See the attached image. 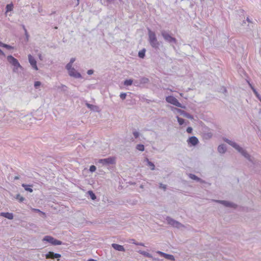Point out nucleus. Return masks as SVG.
<instances>
[{
  "label": "nucleus",
  "mask_w": 261,
  "mask_h": 261,
  "mask_svg": "<svg viewBox=\"0 0 261 261\" xmlns=\"http://www.w3.org/2000/svg\"><path fill=\"white\" fill-rule=\"evenodd\" d=\"M223 140L224 142L228 143L229 145H230L234 149H236L239 153H240L242 154V155H243L247 160H248V161H249L253 164H255V161L254 160V158L253 157H252L245 149L240 147L236 142H233L226 138H224Z\"/></svg>",
  "instance_id": "1"
},
{
  "label": "nucleus",
  "mask_w": 261,
  "mask_h": 261,
  "mask_svg": "<svg viewBox=\"0 0 261 261\" xmlns=\"http://www.w3.org/2000/svg\"><path fill=\"white\" fill-rule=\"evenodd\" d=\"M148 33L150 45L155 49H159L160 44L157 39L155 33L149 29H148Z\"/></svg>",
  "instance_id": "2"
},
{
  "label": "nucleus",
  "mask_w": 261,
  "mask_h": 261,
  "mask_svg": "<svg viewBox=\"0 0 261 261\" xmlns=\"http://www.w3.org/2000/svg\"><path fill=\"white\" fill-rule=\"evenodd\" d=\"M161 34L164 40L170 44L171 46H174V44H177V39L175 38L172 37L169 31L163 30L161 31Z\"/></svg>",
  "instance_id": "3"
},
{
  "label": "nucleus",
  "mask_w": 261,
  "mask_h": 261,
  "mask_svg": "<svg viewBox=\"0 0 261 261\" xmlns=\"http://www.w3.org/2000/svg\"><path fill=\"white\" fill-rule=\"evenodd\" d=\"M7 60L8 62L14 66L13 70V72H16L18 68H22L18 62V60L16 58H14L12 56H8L7 57Z\"/></svg>",
  "instance_id": "4"
},
{
  "label": "nucleus",
  "mask_w": 261,
  "mask_h": 261,
  "mask_svg": "<svg viewBox=\"0 0 261 261\" xmlns=\"http://www.w3.org/2000/svg\"><path fill=\"white\" fill-rule=\"evenodd\" d=\"M166 100L168 103H170L176 107H177L178 108H181L183 109H185L186 107L185 106H182L179 101L174 96H168L166 97Z\"/></svg>",
  "instance_id": "5"
},
{
  "label": "nucleus",
  "mask_w": 261,
  "mask_h": 261,
  "mask_svg": "<svg viewBox=\"0 0 261 261\" xmlns=\"http://www.w3.org/2000/svg\"><path fill=\"white\" fill-rule=\"evenodd\" d=\"M166 220L169 225L172 226L173 227L180 228L181 227H184V225L181 223L173 219L169 216L166 217Z\"/></svg>",
  "instance_id": "6"
},
{
  "label": "nucleus",
  "mask_w": 261,
  "mask_h": 261,
  "mask_svg": "<svg viewBox=\"0 0 261 261\" xmlns=\"http://www.w3.org/2000/svg\"><path fill=\"white\" fill-rule=\"evenodd\" d=\"M98 163L102 164L103 165L115 164L116 163V158L114 156H111L106 159H99Z\"/></svg>",
  "instance_id": "7"
},
{
  "label": "nucleus",
  "mask_w": 261,
  "mask_h": 261,
  "mask_svg": "<svg viewBox=\"0 0 261 261\" xmlns=\"http://www.w3.org/2000/svg\"><path fill=\"white\" fill-rule=\"evenodd\" d=\"M215 201L217 203H221V204H223V205H224L225 206L228 207H232L234 208H236L238 206L237 204H236L233 202H229V201H226V200H215Z\"/></svg>",
  "instance_id": "8"
},
{
  "label": "nucleus",
  "mask_w": 261,
  "mask_h": 261,
  "mask_svg": "<svg viewBox=\"0 0 261 261\" xmlns=\"http://www.w3.org/2000/svg\"><path fill=\"white\" fill-rule=\"evenodd\" d=\"M61 257V255L59 253H54L53 251H49L46 255L45 257L47 259L59 258Z\"/></svg>",
  "instance_id": "9"
},
{
  "label": "nucleus",
  "mask_w": 261,
  "mask_h": 261,
  "mask_svg": "<svg viewBox=\"0 0 261 261\" xmlns=\"http://www.w3.org/2000/svg\"><path fill=\"white\" fill-rule=\"evenodd\" d=\"M29 61L32 67L36 70L38 69L37 66V62L35 58L31 55H28Z\"/></svg>",
  "instance_id": "10"
},
{
  "label": "nucleus",
  "mask_w": 261,
  "mask_h": 261,
  "mask_svg": "<svg viewBox=\"0 0 261 261\" xmlns=\"http://www.w3.org/2000/svg\"><path fill=\"white\" fill-rule=\"evenodd\" d=\"M68 74L70 76H72L76 79L82 78V77L81 74L76 71L74 68L68 71Z\"/></svg>",
  "instance_id": "11"
},
{
  "label": "nucleus",
  "mask_w": 261,
  "mask_h": 261,
  "mask_svg": "<svg viewBox=\"0 0 261 261\" xmlns=\"http://www.w3.org/2000/svg\"><path fill=\"white\" fill-rule=\"evenodd\" d=\"M174 109L180 115H182L184 117H185L190 119H193V116L190 114L186 112V111L177 108H174Z\"/></svg>",
  "instance_id": "12"
},
{
  "label": "nucleus",
  "mask_w": 261,
  "mask_h": 261,
  "mask_svg": "<svg viewBox=\"0 0 261 261\" xmlns=\"http://www.w3.org/2000/svg\"><path fill=\"white\" fill-rule=\"evenodd\" d=\"M157 253L159 254V255H160L161 256L165 257L166 259L171 260H175L174 256L172 254H167L166 253H164V252L160 251H158L157 252Z\"/></svg>",
  "instance_id": "13"
},
{
  "label": "nucleus",
  "mask_w": 261,
  "mask_h": 261,
  "mask_svg": "<svg viewBox=\"0 0 261 261\" xmlns=\"http://www.w3.org/2000/svg\"><path fill=\"white\" fill-rule=\"evenodd\" d=\"M188 144H191L192 146H195L199 143L198 139L195 136H192L190 137L187 140Z\"/></svg>",
  "instance_id": "14"
},
{
  "label": "nucleus",
  "mask_w": 261,
  "mask_h": 261,
  "mask_svg": "<svg viewBox=\"0 0 261 261\" xmlns=\"http://www.w3.org/2000/svg\"><path fill=\"white\" fill-rule=\"evenodd\" d=\"M112 247L116 250H118L119 251L124 252L125 250V248H124V247L123 246L117 244H115V243L112 244Z\"/></svg>",
  "instance_id": "15"
},
{
  "label": "nucleus",
  "mask_w": 261,
  "mask_h": 261,
  "mask_svg": "<svg viewBox=\"0 0 261 261\" xmlns=\"http://www.w3.org/2000/svg\"><path fill=\"white\" fill-rule=\"evenodd\" d=\"M0 216H3L5 218H6L9 220H12L13 219L14 216L13 213H9V212H2L1 213Z\"/></svg>",
  "instance_id": "16"
},
{
  "label": "nucleus",
  "mask_w": 261,
  "mask_h": 261,
  "mask_svg": "<svg viewBox=\"0 0 261 261\" xmlns=\"http://www.w3.org/2000/svg\"><path fill=\"white\" fill-rule=\"evenodd\" d=\"M189 177L191 179H192L196 180L197 181H199V182H200L201 183L204 182V181L202 179H201L200 178L198 177V176H197L195 174H192V173H190L189 174Z\"/></svg>",
  "instance_id": "17"
},
{
  "label": "nucleus",
  "mask_w": 261,
  "mask_h": 261,
  "mask_svg": "<svg viewBox=\"0 0 261 261\" xmlns=\"http://www.w3.org/2000/svg\"><path fill=\"white\" fill-rule=\"evenodd\" d=\"M218 151L220 153H224L226 151V147L224 144H221L218 147Z\"/></svg>",
  "instance_id": "18"
},
{
  "label": "nucleus",
  "mask_w": 261,
  "mask_h": 261,
  "mask_svg": "<svg viewBox=\"0 0 261 261\" xmlns=\"http://www.w3.org/2000/svg\"><path fill=\"white\" fill-rule=\"evenodd\" d=\"M54 239V238L51 236H46L43 238L42 241H46V242H48V243H50L51 244H52L53 243Z\"/></svg>",
  "instance_id": "19"
},
{
  "label": "nucleus",
  "mask_w": 261,
  "mask_h": 261,
  "mask_svg": "<svg viewBox=\"0 0 261 261\" xmlns=\"http://www.w3.org/2000/svg\"><path fill=\"white\" fill-rule=\"evenodd\" d=\"M86 106L90 109L91 110L94 111H97L98 109V107L96 106H94L91 104H90L89 103H86Z\"/></svg>",
  "instance_id": "20"
},
{
  "label": "nucleus",
  "mask_w": 261,
  "mask_h": 261,
  "mask_svg": "<svg viewBox=\"0 0 261 261\" xmlns=\"http://www.w3.org/2000/svg\"><path fill=\"white\" fill-rule=\"evenodd\" d=\"M21 186L22 187L24 188V189H25V191H28L31 193L33 192V189L30 188L31 187H32V185H26L24 184H22Z\"/></svg>",
  "instance_id": "21"
},
{
  "label": "nucleus",
  "mask_w": 261,
  "mask_h": 261,
  "mask_svg": "<svg viewBox=\"0 0 261 261\" xmlns=\"http://www.w3.org/2000/svg\"><path fill=\"white\" fill-rule=\"evenodd\" d=\"M145 160L147 162V165L150 167V169L151 170H154L155 169V165L154 164L150 161L147 158H146Z\"/></svg>",
  "instance_id": "22"
},
{
  "label": "nucleus",
  "mask_w": 261,
  "mask_h": 261,
  "mask_svg": "<svg viewBox=\"0 0 261 261\" xmlns=\"http://www.w3.org/2000/svg\"><path fill=\"white\" fill-rule=\"evenodd\" d=\"M146 49L145 48H143L142 50H140L138 53V56L139 58L143 59L145 56Z\"/></svg>",
  "instance_id": "23"
},
{
  "label": "nucleus",
  "mask_w": 261,
  "mask_h": 261,
  "mask_svg": "<svg viewBox=\"0 0 261 261\" xmlns=\"http://www.w3.org/2000/svg\"><path fill=\"white\" fill-rule=\"evenodd\" d=\"M139 252L140 254H141L143 255L144 256H145V257H147L148 258H152V255L150 253H149L148 252H146L145 251L140 250L139 251Z\"/></svg>",
  "instance_id": "24"
},
{
  "label": "nucleus",
  "mask_w": 261,
  "mask_h": 261,
  "mask_svg": "<svg viewBox=\"0 0 261 261\" xmlns=\"http://www.w3.org/2000/svg\"><path fill=\"white\" fill-rule=\"evenodd\" d=\"M15 198L19 202H22L25 200V198L21 196L19 194H17L15 197Z\"/></svg>",
  "instance_id": "25"
},
{
  "label": "nucleus",
  "mask_w": 261,
  "mask_h": 261,
  "mask_svg": "<svg viewBox=\"0 0 261 261\" xmlns=\"http://www.w3.org/2000/svg\"><path fill=\"white\" fill-rule=\"evenodd\" d=\"M141 85L147 84L149 82V80L148 78L145 77H142L140 79Z\"/></svg>",
  "instance_id": "26"
},
{
  "label": "nucleus",
  "mask_w": 261,
  "mask_h": 261,
  "mask_svg": "<svg viewBox=\"0 0 261 261\" xmlns=\"http://www.w3.org/2000/svg\"><path fill=\"white\" fill-rule=\"evenodd\" d=\"M57 89L61 90L62 91L65 92L67 90V87L64 85L61 84L57 87Z\"/></svg>",
  "instance_id": "27"
},
{
  "label": "nucleus",
  "mask_w": 261,
  "mask_h": 261,
  "mask_svg": "<svg viewBox=\"0 0 261 261\" xmlns=\"http://www.w3.org/2000/svg\"><path fill=\"white\" fill-rule=\"evenodd\" d=\"M133 80L132 79L126 80L124 82V85L126 86H130L133 84Z\"/></svg>",
  "instance_id": "28"
},
{
  "label": "nucleus",
  "mask_w": 261,
  "mask_h": 261,
  "mask_svg": "<svg viewBox=\"0 0 261 261\" xmlns=\"http://www.w3.org/2000/svg\"><path fill=\"white\" fill-rule=\"evenodd\" d=\"M63 244V242L60 240H57L54 238L52 245H60Z\"/></svg>",
  "instance_id": "29"
},
{
  "label": "nucleus",
  "mask_w": 261,
  "mask_h": 261,
  "mask_svg": "<svg viewBox=\"0 0 261 261\" xmlns=\"http://www.w3.org/2000/svg\"><path fill=\"white\" fill-rule=\"evenodd\" d=\"M136 149L139 151H143L144 150V146L143 144H138L136 146Z\"/></svg>",
  "instance_id": "30"
},
{
  "label": "nucleus",
  "mask_w": 261,
  "mask_h": 261,
  "mask_svg": "<svg viewBox=\"0 0 261 261\" xmlns=\"http://www.w3.org/2000/svg\"><path fill=\"white\" fill-rule=\"evenodd\" d=\"M176 118L179 125H181L185 123V120L179 116H177Z\"/></svg>",
  "instance_id": "31"
},
{
  "label": "nucleus",
  "mask_w": 261,
  "mask_h": 261,
  "mask_svg": "<svg viewBox=\"0 0 261 261\" xmlns=\"http://www.w3.org/2000/svg\"><path fill=\"white\" fill-rule=\"evenodd\" d=\"M88 194L92 200L96 199V196L95 194L92 191H89Z\"/></svg>",
  "instance_id": "32"
},
{
  "label": "nucleus",
  "mask_w": 261,
  "mask_h": 261,
  "mask_svg": "<svg viewBox=\"0 0 261 261\" xmlns=\"http://www.w3.org/2000/svg\"><path fill=\"white\" fill-rule=\"evenodd\" d=\"M133 84L136 87H140L141 85L140 80H135L133 81Z\"/></svg>",
  "instance_id": "33"
},
{
  "label": "nucleus",
  "mask_w": 261,
  "mask_h": 261,
  "mask_svg": "<svg viewBox=\"0 0 261 261\" xmlns=\"http://www.w3.org/2000/svg\"><path fill=\"white\" fill-rule=\"evenodd\" d=\"M72 64L68 63L66 65V69L69 71L73 68V67H72Z\"/></svg>",
  "instance_id": "34"
},
{
  "label": "nucleus",
  "mask_w": 261,
  "mask_h": 261,
  "mask_svg": "<svg viewBox=\"0 0 261 261\" xmlns=\"http://www.w3.org/2000/svg\"><path fill=\"white\" fill-rule=\"evenodd\" d=\"M41 85V83L40 81H36L34 83V87L36 89L38 88V87Z\"/></svg>",
  "instance_id": "35"
},
{
  "label": "nucleus",
  "mask_w": 261,
  "mask_h": 261,
  "mask_svg": "<svg viewBox=\"0 0 261 261\" xmlns=\"http://www.w3.org/2000/svg\"><path fill=\"white\" fill-rule=\"evenodd\" d=\"M13 5L8 4L6 6L7 11H11L12 10Z\"/></svg>",
  "instance_id": "36"
},
{
  "label": "nucleus",
  "mask_w": 261,
  "mask_h": 261,
  "mask_svg": "<svg viewBox=\"0 0 261 261\" xmlns=\"http://www.w3.org/2000/svg\"><path fill=\"white\" fill-rule=\"evenodd\" d=\"M96 169V167L94 165H91L90 167L89 171L91 172H93L95 171Z\"/></svg>",
  "instance_id": "37"
},
{
  "label": "nucleus",
  "mask_w": 261,
  "mask_h": 261,
  "mask_svg": "<svg viewBox=\"0 0 261 261\" xmlns=\"http://www.w3.org/2000/svg\"><path fill=\"white\" fill-rule=\"evenodd\" d=\"M160 188L164 190V191H166L167 189V186L166 185H164L162 183L160 184L159 186Z\"/></svg>",
  "instance_id": "38"
},
{
  "label": "nucleus",
  "mask_w": 261,
  "mask_h": 261,
  "mask_svg": "<svg viewBox=\"0 0 261 261\" xmlns=\"http://www.w3.org/2000/svg\"><path fill=\"white\" fill-rule=\"evenodd\" d=\"M133 134L136 139L138 138L140 135L139 133L137 131L133 132Z\"/></svg>",
  "instance_id": "39"
},
{
  "label": "nucleus",
  "mask_w": 261,
  "mask_h": 261,
  "mask_svg": "<svg viewBox=\"0 0 261 261\" xmlns=\"http://www.w3.org/2000/svg\"><path fill=\"white\" fill-rule=\"evenodd\" d=\"M126 96V94L125 93H122L120 95V97L122 99L124 100L125 99Z\"/></svg>",
  "instance_id": "40"
},
{
  "label": "nucleus",
  "mask_w": 261,
  "mask_h": 261,
  "mask_svg": "<svg viewBox=\"0 0 261 261\" xmlns=\"http://www.w3.org/2000/svg\"><path fill=\"white\" fill-rule=\"evenodd\" d=\"M32 211L33 212H38V213H41V214H43V215H45V213L41 212L40 210L39 209H37V208H32Z\"/></svg>",
  "instance_id": "41"
},
{
  "label": "nucleus",
  "mask_w": 261,
  "mask_h": 261,
  "mask_svg": "<svg viewBox=\"0 0 261 261\" xmlns=\"http://www.w3.org/2000/svg\"><path fill=\"white\" fill-rule=\"evenodd\" d=\"M4 47L7 48V49H11L13 48V46H12L11 45H8V44H5Z\"/></svg>",
  "instance_id": "42"
},
{
  "label": "nucleus",
  "mask_w": 261,
  "mask_h": 261,
  "mask_svg": "<svg viewBox=\"0 0 261 261\" xmlns=\"http://www.w3.org/2000/svg\"><path fill=\"white\" fill-rule=\"evenodd\" d=\"M192 130H193V128L191 127H188L187 128V132L189 134H191L192 133Z\"/></svg>",
  "instance_id": "43"
},
{
  "label": "nucleus",
  "mask_w": 261,
  "mask_h": 261,
  "mask_svg": "<svg viewBox=\"0 0 261 261\" xmlns=\"http://www.w3.org/2000/svg\"><path fill=\"white\" fill-rule=\"evenodd\" d=\"M93 72H94V71L92 69H90L87 71V74L88 75H91L93 73Z\"/></svg>",
  "instance_id": "44"
},
{
  "label": "nucleus",
  "mask_w": 261,
  "mask_h": 261,
  "mask_svg": "<svg viewBox=\"0 0 261 261\" xmlns=\"http://www.w3.org/2000/svg\"><path fill=\"white\" fill-rule=\"evenodd\" d=\"M75 61V58H72L70 59V62H69V63L72 64Z\"/></svg>",
  "instance_id": "45"
},
{
  "label": "nucleus",
  "mask_w": 261,
  "mask_h": 261,
  "mask_svg": "<svg viewBox=\"0 0 261 261\" xmlns=\"http://www.w3.org/2000/svg\"><path fill=\"white\" fill-rule=\"evenodd\" d=\"M134 244L136 245H140V246H144V244L142 243H134Z\"/></svg>",
  "instance_id": "46"
},
{
  "label": "nucleus",
  "mask_w": 261,
  "mask_h": 261,
  "mask_svg": "<svg viewBox=\"0 0 261 261\" xmlns=\"http://www.w3.org/2000/svg\"><path fill=\"white\" fill-rule=\"evenodd\" d=\"M107 3L109 4L113 3L115 2V0H106Z\"/></svg>",
  "instance_id": "47"
},
{
  "label": "nucleus",
  "mask_w": 261,
  "mask_h": 261,
  "mask_svg": "<svg viewBox=\"0 0 261 261\" xmlns=\"http://www.w3.org/2000/svg\"><path fill=\"white\" fill-rule=\"evenodd\" d=\"M25 36L26 40L28 41L29 40V33L25 34Z\"/></svg>",
  "instance_id": "48"
},
{
  "label": "nucleus",
  "mask_w": 261,
  "mask_h": 261,
  "mask_svg": "<svg viewBox=\"0 0 261 261\" xmlns=\"http://www.w3.org/2000/svg\"><path fill=\"white\" fill-rule=\"evenodd\" d=\"M253 92H254V93L256 95V96L257 97H258L259 96V94H258L257 92L256 91V89L255 90H254V91H253Z\"/></svg>",
  "instance_id": "49"
},
{
  "label": "nucleus",
  "mask_w": 261,
  "mask_h": 261,
  "mask_svg": "<svg viewBox=\"0 0 261 261\" xmlns=\"http://www.w3.org/2000/svg\"><path fill=\"white\" fill-rule=\"evenodd\" d=\"M5 43H3V42H2L1 41H0V46L1 47H4V45H5Z\"/></svg>",
  "instance_id": "50"
},
{
  "label": "nucleus",
  "mask_w": 261,
  "mask_h": 261,
  "mask_svg": "<svg viewBox=\"0 0 261 261\" xmlns=\"http://www.w3.org/2000/svg\"><path fill=\"white\" fill-rule=\"evenodd\" d=\"M0 55L5 56V54L1 49H0Z\"/></svg>",
  "instance_id": "51"
},
{
  "label": "nucleus",
  "mask_w": 261,
  "mask_h": 261,
  "mask_svg": "<svg viewBox=\"0 0 261 261\" xmlns=\"http://www.w3.org/2000/svg\"><path fill=\"white\" fill-rule=\"evenodd\" d=\"M19 179V176H15L14 178V180H18Z\"/></svg>",
  "instance_id": "52"
},
{
  "label": "nucleus",
  "mask_w": 261,
  "mask_h": 261,
  "mask_svg": "<svg viewBox=\"0 0 261 261\" xmlns=\"http://www.w3.org/2000/svg\"><path fill=\"white\" fill-rule=\"evenodd\" d=\"M249 85H250L252 91H254V90H255V89L253 87H252L250 84H249Z\"/></svg>",
  "instance_id": "53"
},
{
  "label": "nucleus",
  "mask_w": 261,
  "mask_h": 261,
  "mask_svg": "<svg viewBox=\"0 0 261 261\" xmlns=\"http://www.w3.org/2000/svg\"><path fill=\"white\" fill-rule=\"evenodd\" d=\"M246 20H247V21L248 22H251V20H250V19H249L248 17H247V19H246Z\"/></svg>",
  "instance_id": "54"
},
{
  "label": "nucleus",
  "mask_w": 261,
  "mask_h": 261,
  "mask_svg": "<svg viewBox=\"0 0 261 261\" xmlns=\"http://www.w3.org/2000/svg\"><path fill=\"white\" fill-rule=\"evenodd\" d=\"M24 34H27V33H28V31H27V30L26 29H24Z\"/></svg>",
  "instance_id": "55"
},
{
  "label": "nucleus",
  "mask_w": 261,
  "mask_h": 261,
  "mask_svg": "<svg viewBox=\"0 0 261 261\" xmlns=\"http://www.w3.org/2000/svg\"><path fill=\"white\" fill-rule=\"evenodd\" d=\"M88 261H96V260L94 259H90L88 260Z\"/></svg>",
  "instance_id": "56"
},
{
  "label": "nucleus",
  "mask_w": 261,
  "mask_h": 261,
  "mask_svg": "<svg viewBox=\"0 0 261 261\" xmlns=\"http://www.w3.org/2000/svg\"><path fill=\"white\" fill-rule=\"evenodd\" d=\"M22 27L23 30H24V29H26L24 25H23V24L22 25Z\"/></svg>",
  "instance_id": "57"
},
{
  "label": "nucleus",
  "mask_w": 261,
  "mask_h": 261,
  "mask_svg": "<svg viewBox=\"0 0 261 261\" xmlns=\"http://www.w3.org/2000/svg\"><path fill=\"white\" fill-rule=\"evenodd\" d=\"M132 241V243H133V244H134V243H136V242H135V240H134V239H133Z\"/></svg>",
  "instance_id": "58"
},
{
  "label": "nucleus",
  "mask_w": 261,
  "mask_h": 261,
  "mask_svg": "<svg viewBox=\"0 0 261 261\" xmlns=\"http://www.w3.org/2000/svg\"><path fill=\"white\" fill-rule=\"evenodd\" d=\"M224 91L225 92H226V89L225 88Z\"/></svg>",
  "instance_id": "59"
},
{
  "label": "nucleus",
  "mask_w": 261,
  "mask_h": 261,
  "mask_svg": "<svg viewBox=\"0 0 261 261\" xmlns=\"http://www.w3.org/2000/svg\"><path fill=\"white\" fill-rule=\"evenodd\" d=\"M41 55H39V58H40V59H41Z\"/></svg>",
  "instance_id": "60"
},
{
  "label": "nucleus",
  "mask_w": 261,
  "mask_h": 261,
  "mask_svg": "<svg viewBox=\"0 0 261 261\" xmlns=\"http://www.w3.org/2000/svg\"><path fill=\"white\" fill-rule=\"evenodd\" d=\"M78 2L79 1V0H77Z\"/></svg>",
  "instance_id": "61"
}]
</instances>
